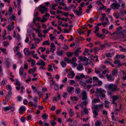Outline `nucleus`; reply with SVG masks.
<instances>
[{
	"label": "nucleus",
	"mask_w": 126,
	"mask_h": 126,
	"mask_svg": "<svg viewBox=\"0 0 126 126\" xmlns=\"http://www.w3.org/2000/svg\"><path fill=\"white\" fill-rule=\"evenodd\" d=\"M108 88L112 92H115L117 91H119V89L118 88L115 84L111 83L108 85Z\"/></svg>",
	"instance_id": "nucleus-1"
},
{
	"label": "nucleus",
	"mask_w": 126,
	"mask_h": 126,
	"mask_svg": "<svg viewBox=\"0 0 126 126\" xmlns=\"http://www.w3.org/2000/svg\"><path fill=\"white\" fill-rule=\"evenodd\" d=\"M96 93L99 94L101 98H104L105 96V93H106L105 90L102 89L101 88H96Z\"/></svg>",
	"instance_id": "nucleus-2"
},
{
	"label": "nucleus",
	"mask_w": 126,
	"mask_h": 126,
	"mask_svg": "<svg viewBox=\"0 0 126 126\" xmlns=\"http://www.w3.org/2000/svg\"><path fill=\"white\" fill-rule=\"evenodd\" d=\"M38 8L42 14H43L44 12L47 11V9L44 6L40 5L39 6Z\"/></svg>",
	"instance_id": "nucleus-3"
},
{
	"label": "nucleus",
	"mask_w": 126,
	"mask_h": 126,
	"mask_svg": "<svg viewBox=\"0 0 126 126\" xmlns=\"http://www.w3.org/2000/svg\"><path fill=\"white\" fill-rule=\"evenodd\" d=\"M120 6V4L119 3H117V2H115V3H112L110 7L111 9H118Z\"/></svg>",
	"instance_id": "nucleus-4"
},
{
	"label": "nucleus",
	"mask_w": 126,
	"mask_h": 126,
	"mask_svg": "<svg viewBox=\"0 0 126 126\" xmlns=\"http://www.w3.org/2000/svg\"><path fill=\"white\" fill-rule=\"evenodd\" d=\"M120 97V95H114L111 98L112 99V103L116 105H117V103L115 101L118 100Z\"/></svg>",
	"instance_id": "nucleus-5"
},
{
	"label": "nucleus",
	"mask_w": 126,
	"mask_h": 126,
	"mask_svg": "<svg viewBox=\"0 0 126 126\" xmlns=\"http://www.w3.org/2000/svg\"><path fill=\"white\" fill-rule=\"evenodd\" d=\"M106 77L107 78V79L109 81H113L114 79V77L111 75H109L108 74H106Z\"/></svg>",
	"instance_id": "nucleus-6"
},
{
	"label": "nucleus",
	"mask_w": 126,
	"mask_h": 126,
	"mask_svg": "<svg viewBox=\"0 0 126 126\" xmlns=\"http://www.w3.org/2000/svg\"><path fill=\"white\" fill-rule=\"evenodd\" d=\"M26 110V108L23 106L21 107L19 109V112L20 114H21L23 113Z\"/></svg>",
	"instance_id": "nucleus-7"
},
{
	"label": "nucleus",
	"mask_w": 126,
	"mask_h": 126,
	"mask_svg": "<svg viewBox=\"0 0 126 126\" xmlns=\"http://www.w3.org/2000/svg\"><path fill=\"white\" fill-rule=\"evenodd\" d=\"M73 11L74 13L76 14L78 16H79L80 15H81L82 13V11H80L77 10H73Z\"/></svg>",
	"instance_id": "nucleus-8"
},
{
	"label": "nucleus",
	"mask_w": 126,
	"mask_h": 126,
	"mask_svg": "<svg viewBox=\"0 0 126 126\" xmlns=\"http://www.w3.org/2000/svg\"><path fill=\"white\" fill-rule=\"evenodd\" d=\"M77 70L80 71L83 69V64L82 63L79 64L77 67Z\"/></svg>",
	"instance_id": "nucleus-9"
},
{
	"label": "nucleus",
	"mask_w": 126,
	"mask_h": 126,
	"mask_svg": "<svg viewBox=\"0 0 126 126\" xmlns=\"http://www.w3.org/2000/svg\"><path fill=\"white\" fill-rule=\"evenodd\" d=\"M82 100H86L87 99V97L86 95V93L85 91H84L82 92Z\"/></svg>",
	"instance_id": "nucleus-10"
},
{
	"label": "nucleus",
	"mask_w": 126,
	"mask_h": 126,
	"mask_svg": "<svg viewBox=\"0 0 126 126\" xmlns=\"http://www.w3.org/2000/svg\"><path fill=\"white\" fill-rule=\"evenodd\" d=\"M74 88L73 87H67V92L70 94H72V92L74 90Z\"/></svg>",
	"instance_id": "nucleus-11"
},
{
	"label": "nucleus",
	"mask_w": 126,
	"mask_h": 126,
	"mask_svg": "<svg viewBox=\"0 0 126 126\" xmlns=\"http://www.w3.org/2000/svg\"><path fill=\"white\" fill-rule=\"evenodd\" d=\"M92 110H93V112L94 114V116H93V117L94 118H95L96 117V116L98 115V113L97 110H94L93 109H92Z\"/></svg>",
	"instance_id": "nucleus-12"
},
{
	"label": "nucleus",
	"mask_w": 126,
	"mask_h": 126,
	"mask_svg": "<svg viewBox=\"0 0 126 126\" xmlns=\"http://www.w3.org/2000/svg\"><path fill=\"white\" fill-rule=\"evenodd\" d=\"M24 52L26 56L30 54V52L27 48H25L24 49Z\"/></svg>",
	"instance_id": "nucleus-13"
},
{
	"label": "nucleus",
	"mask_w": 126,
	"mask_h": 126,
	"mask_svg": "<svg viewBox=\"0 0 126 126\" xmlns=\"http://www.w3.org/2000/svg\"><path fill=\"white\" fill-rule=\"evenodd\" d=\"M125 57V56L123 55H116L115 56V57L116 58L118 59H123Z\"/></svg>",
	"instance_id": "nucleus-14"
},
{
	"label": "nucleus",
	"mask_w": 126,
	"mask_h": 126,
	"mask_svg": "<svg viewBox=\"0 0 126 126\" xmlns=\"http://www.w3.org/2000/svg\"><path fill=\"white\" fill-rule=\"evenodd\" d=\"M118 70L113 69L111 71V74L113 76L116 75L118 73Z\"/></svg>",
	"instance_id": "nucleus-15"
},
{
	"label": "nucleus",
	"mask_w": 126,
	"mask_h": 126,
	"mask_svg": "<svg viewBox=\"0 0 126 126\" xmlns=\"http://www.w3.org/2000/svg\"><path fill=\"white\" fill-rule=\"evenodd\" d=\"M15 18L16 16L13 14L9 17V19H10V20L12 21V20H15Z\"/></svg>",
	"instance_id": "nucleus-16"
},
{
	"label": "nucleus",
	"mask_w": 126,
	"mask_h": 126,
	"mask_svg": "<svg viewBox=\"0 0 126 126\" xmlns=\"http://www.w3.org/2000/svg\"><path fill=\"white\" fill-rule=\"evenodd\" d=\"M11 108V106H7L4 107L3 109L2 110H4L5 111H6Z\"/></svg>",
	"instance_id": "nucleus-17"
},
{
	"label": "nucleus",
	"mask_w": 126,
	"mask_h": 126,
	"mask_svg": "<svg viewBox=\"0 0 126 126\" xmlns=\"http://www.w3.org/2000/svg\"><path fill=\"white\" fill-rule=\"evenodd\" d=\"M50 44V43L47 40L44 41L42 44V45H47L48 46Z\"/></svg>",
	"instance_id": "nucleus-18"
},
{
	"label": "nucleus",
	"mask_w": 126,
	"mask_h": 126,
	"mask_svg": "<svg viewBox=\"0 0 126 126\" xmlns=\"http://www.w3.org/2000/svg\"><path fill=\"white\" fill-rule=\"evenodd\" d=\"M110 103L108 101H104V104L105 105V107L106 108H109V104Z\"/></svg>",
	"instance_id": "nucleus-19"
},
{
	"label": "nucleus",
	"mask_w": 126,
	"mask_h": 126,
	"mask_svg": "<svg viewBox=\"0 0 126 126\" xmlns=\"http://www.w3.org/2000/svg\"><path fill=\"white\" fill-rule=\"evenodd\" d=\"M101 123V121H98L95 122V126H100Z\"/></svg>",
	"instance_id": "nucleus-20"
},
{
	"label": "nucleus",
	"mask_w": 126,
	"mask_h": 126,
	"mask_svg": "<svg viewBox=\"0 0 126 126\" xmlns=\"http://www.w3.org/2000/svg\"><path fill=\"white\" fill-rule=\"evenodd\" d=\"M42 117L43 119H46L48 118V115L46 113L42 114Z\"/></svg>",
	"instance_id": "nucleus-21"
},
{
	"label": "nucleus",
	"mask_w": 126,
	"mask_h": 126,
	"mask_svg": "<svg viewBox=\"0 0 126 126\" xmlns=\"http://www.w3.org/2000/svg\"><path fill=\"white\" fill-rule=\"evenodd\" d=\"M114 54V52L111 53H107L106 54V56L108 57H110L113 56Z\"/></svg>",
	"instance_id": "nucleus-22"
},
{
	"label": "nucleus",
	"mask_w": 126,
	"mask_h": 126,
	"mask_svg": "<svg viewBox=\"0 0 126 126\" xmlns=\"http://www.w3.org/2000/svg\"><path fill=\"white\" fill-rule=\"evenodd\" d=\"M64 61H67V62L69 63L71 62L72 60L71 59L68 58H66V57L64 58Z\"/></svg>",
	"instance_id": "nucleus-23"
},
{
	"label": "nucleus",
	"mask_w": 126,
	"mask_h": 126,
	"mask_svg": "<svg viewBox=\"0 0 126 126\" xmlns=\"http://www.w3.org/2000/svg\"><path fill=\"white\" fill-rule=\"evenodd\" d=\"M23 67H21L19 70V73L20 75H22L23 73Z\"/></svg>",
	"instance_id": "nucleus-24"
},
{
	"label": "nucleus",
	"mask_w": 126,
	"mask_h": 126,
	"mask_svg": "<svg viewBox=\"0 0 126 126\" xmlns=\"http://www.w3.org/2000/svg\"><path fill=\"white\" fill-rule=\"evenodd\" d=\"M49 36L50 40L52 41L54 39H56L55 36H53V35L52 34H50L49 35Z\"/></svg>",
	"instance_id": "nucleus-25"
},
{
	"label": "nucleus",
	"mask_w": 126,
	"mask_h": 126,
	"mask_svg": "<svg viewBox=\"0 0 126 126\" xmlns=\"http://www.w3.org/2000/svg\"><path fill=\"white\" fill-rule=\"evenodd\" d=\"M100 101V99L98 98H95L93 101L92 103H97L98 102H99Z\"/></svg>",
	"instance_id": "nucleus-26"
},
{
	"label": "nucleus",
	"mask_w": 126,
	"mask_h": 126,
	"mask_svg": "<svg viewBox=\"0 0 126 126\" xmlns=\"http://www.w3.org/2000/svg\"><path fill=\"white\" fill-rule=\"evenodd\" d=\"M92 78H90L88 80H86V82L88 84H89L90 83H91L92 82Z\"/></svg>",
	"instance_id": "nucleus-27"
},
{
	"label": "nucleus",
	"mask_w": 126,
	"mask_h": 126,
	"mask_svg": "<svg viewBox=\"0 0 126 126\" xmlns=\"http://www.w3.org/2000/svg\"><path fill=\"white\" fill-rule=\"evenodd\" d=\"M69 75L71 76V78H72L75 76V74L73 71L71 72L70 73L68 74Z\"/></svg>",
	"instance_id": "nucleus-28"
},
{
	"label": "nucleus",
	"mask_w": 126,
	"mask_h": 126,
	"mask_svg": "<svg viewBox=\"0 0 126 126\" xmlns=\"http://www.w3.org/2000/svg\"><path fill=\"white\" fill-rule=\"evenodd\" d=\"M13 10L12 7L9 8V13L8 14L9 16H11L12 14H13Z\"/></svg>",
	"instance_id": "nucleus-29"
},
{
	"label": "nucleus",
	"mask_w": 126,
	"mask_h": 126,
	"mask_svg": "<svg viewBox=\"0 0 126 126\" xmlns=\"http://www.w3.org/2000/svg\"><path fill=\"white\" fill-rule=\"evenodd\" d=\"M7 28L10 31L12 30L14 28V26L11 25H9Z\"/></svg>",
	"instance_id": "nucleus-30"
},
{
	"label": "nucleus",
	"mask_w": 126,
	"mask_h": 126,
	"mask_svg": "<svg viewBox=\"0 0 126 126\" xmlns=\"http://www.w3.org/2000/svg\"><path fill=\"white\" fill-rule=\"evenodd\" d=\"M15 80L16 81V85L18 86H20L21 84L20 82L17 79H15Z\"/></svg>",
	"instance_id": "nucleus-31"
},
{
	"label": "nucleus",
	"mask_w": 126,
	"mask_h": 126,
	"mask_svg": "<svg viewBox=\"0 0 126 126\" xmlns=\"http://www.w3.org/2000/svg\"><path fill=\"white\" fill-rule=\"evenodd\" d=\"M61 64L62 67H65L66 65V63L65 62L63 61H62L61 63Z\"/></svg>",
	"instance_id": "nucleus-32"
},
{
	"label": "nucleus",
	"mask_w": 126,
	"mask_h": 126,
	"mask_svg": "<svg viewBox=\"0 0 126 126\" xmlns=\"http://www.w3.org/2000/svg\"><path fill=\"white\" fill-rule=\"evenodd\" d=\"M102 31L103 33L106 34L109 33V32L108 31L105 29H102Z\"/></svg>",
	"instance_id": "nucleus-33"
},
{
	"label": "nucleus",
	"mask_w": 126,
	"mask_h": 126,
	"mask_svg": "<svg viewBox=\"0 0 126 126\" xmlns=\"http://www.w3.org/2000/svg\"><path fill=\"white\" fill-rule=\"evenodd\" d=\"M124 64L122 63H121L120 62L119 63H118L117 65H116L115 66V68H118L119 67L122 66V65H124Z\"/></svg>",
	"instance_id": "nucleus-34"
},
{
	"label": "nucleus",
	"mask_w": 126,
	"mask_h": 126,
	"mask_svg": "<svg viewBox=\"0 0 126 126\" xmlns=\"http://www.w3.org/2000/svg\"><path fill=\"white\" fill-rule=\"evenodd\" d=\"M16 55H17L19 58H21L22 57V55L19 52H17L16 53Z\"/></svg>",
	"instance_id": "nucleus-35"
},
{
	"label": "nucleus",
	"mask_w": 126,
	"mask_h": 126,
	"mask_svg": "<svg viewBox=\"0 0 126 126\" xmlns=\"http://www.w3.org/2000/svg\"><path fill=\"white\" fill-rule=\"evenodd\" d=\"M93 109H94V110H98V105H94L93 106Z\"/></svg>",
	"instance_id": "nucleus-36"
},
{
	"label": "nucleus",
	"mask_w": 126,
	"mask_h": 126,
	"mask_svg": "<svg viewBox=\"0 0 126 126\" xmlns=\"http://www.w3.org/2000/svg\"><path fill=\"white\" fill-rule=\"evenodd\" d=\"M6 88L7 90L9 91H11L12 90V88L10 85H7L6 86Z\"/></svg>",
	"instance_id": "nucleus-37"
},
{
	"label": "nucleus",
	"mask_w": 126,
	"mask_h": 126,
	"mask_svg": "<svg viewBox=\"0 0 126 126\" xmlns=\"http://www.w3.org/2000/svg\"><path fill=\"white\" fill-rule=\"evenodd\" d=\"M63 15H64L65 17H67L69 15V14L68 12H64L62 13Z\"/></svg>",
	"instance_id": "nucleus-38"
},
{
	"label": "nucleus",
	"mask_w": 126,
	"mask_h": 126,
	"mask_svg": "<svg viewBox=\"0 0 126 126\" xmlns=\"http://www.w3.org/2000/svg\"><path fill=\"white\" fill-rule=\"evenodd\" d=\"M74 114V112L71 109H70L69 111V114L70 116L72 117Z\"/></svg>",
	"instance_id": "nucleus-39"
},
{
	"label": "nucleus",
	"mask_w": 126,
	"mask_h": 126,
	"mask_svg": "<svg viewBox=\"0 0 126 126\" xmlns=\"http://www.w3.org/2000/svg\"><path fill=\"white\" fill-rule=\"evenodd\" d=\"M63 51L62 50L58 51L57 53V54L59 56H62L63 54Z\"/></svg>",
	"instance_id": "nucleus-40"
},
{
	"label": "nucleus",
	"mask_w": 126,
	"mask_h": 126,
	"mask_svg": "<svg viewBox=\"0 0 126 126\" xmlns=\"http://www.w3.org/2000/svg\"><path fill=\"white\" fill-rule=\"evenodd\" d=\"M66 54L68 57H69L70 56H71L73 55L72 53L70 52H67Z\"/></svg>",
	"instance_id": "nucleus-41"
},
{
	"label": "nucleus",
	"mask_w": 126,
	"mask_h": 126,
	"mask_svg": "<svg viewBox=\"0 0 126 126\" xmlns=\"http://www.w3.org/2000/svg\"><path fill=\"white\" fill-rule=\"evenodd\" d=\"M76 91L78 94H79L81 92L80 89L79 88H77L76 89Z\"/></svg>",
	"instance_id": "nucleus-42"
},
{
	"label": "nucleus",
	"mask_w": 126,
	"mask_h": 126,
	"mask_svg": "<svg viewBox=\"0 0 126 126\" xmlns=\"http://www.w3.org/2000/svg\"><path fill=\"white\" fill-rule=\"evenodd\" d=\"M109 72L110 71L108 69H106L102 71V74L105 75L106 72L107 73H109Z\"/></svg>",
	"instance_id": "nucleus-43"
},
{
	"label": "nucleus",
	"mask_w": 126,
	"mask_h": 126,
	"mask_svg": "<svg viewBox=\"0 0 126 126\" xmlns=\"http://www.w3.org/2000/svg\"><path fill=\"white\" fill-rule=\"evenodd\" d=\"M106 15L105 14H102V18L101 19V20L102 21H103L104 20V19L105 18V17L106 16Z\"/></svg>",
	"instance_id": "nucleus-44"
},
{
	"label": "nucleus",
	"mask_w": 126,
	"mask_h": 126,
	"mask_svg": "<svg viewBox=\"0 0 126 126\" xmlns=\"http://www.w3.org/2000/svg\"><path fill=\"white\" fill-rule=\"evenodd\" d=\"M54 89L56 90H58L59 89V87L57 84H55L54 86Z\"/></svg>",
	"instance_id": "nucleus-45"
},
{
	"label": "nucleus",
	"mask_w": 126,
	"mask_h": 126,
	"mask_svg": "<svg viewBox=\"0 0 126 126\" xmlns=\"http://www.w3.org/2000/svg\"><path fill=\"white\" fill-rule=\"evenodd\" d=\"M104 34H99L98 33H96V35L97 37H101L104 36Z\"/></svg>",
	"instance_id": "nucleus-46"
},
{
	"label": "nucleus",
	"mask_w": 126,
	"mask_h": 126,
	"mask_svg": "<svg viewBox=\"0 0 126 126\" xmlns=\"http://www.w3.org/2000/svg\"><path fill=\"white\" fill-rule=\"evenodd\" d=\"M79 53L77 51H76L75 50L74 52V54L75 56L77 57H78L79 55Z\"/></svg>",
	"instance_id": "nucleus-47"
},
{
	"label": "nucleus",
	"mask_w": 126,
	"mask_h": 126,
	"mask_svg": "<svg viewBox=\"0 0 126 126\" xmlns=\"http://www.w3.org/2000/svg\"><path fill=\"white\" fill-rule=\"evenodd\" d=\"M79 84L83 86H86V84L84 82L82 81H80L79 82Z\"/></svg>",
	"instance_id": "nucleus-48"
},
{
	"label": "nucleus",
	"mask_w": 126,
	"mask_h": 126,
	"mask_svg": "<svg viewBox=\"0 0 126 126\" xmlns=\"http://www.w3.org/2000/svg\"><path fill=\"white\" fill-rule=\"evenodd\" d=\"M95 30L94 31V33H95L97 32H98L99 30V28L97 26H95Z\"/></svg>",
	"instance_id": "nucleus-49"
},
{
	"label": "nucleus",
	"mask_w": 126,
	"mask_h": 126,
	"mask_svg": "<svg viewBox=\"0 0 126 126\" xmlns=\"http://www.w3.org/2000/svg\"><path fill=\"white\" fill-rule=\"evenodd\" d=\"M41 61L42 63H41V64L40 65L41 66H45L46 65L45 62L42 60H41Z\"/></svg>",
	"instance_id": "nucleus-50"
},
{
	"label": "nucleus",
	"mask_w": 126,
	"mask_h": 126,
	"mask_svg": "<svg viewBox=\"0 0 126 126\" xmlns=\"http://www.w3.org/2000/svg\"><path fill=\"white\" fill-rule=\"evenodd\" d=\"M68 94L67 93L64 92L62 96L64 98H66L67 97L66 96Z\"/></svg>",
	"instance_id": "nucleus-51"
},
{
	"label": "nucleus",
	"mask_w": 126,
	"mask_h": 126,
	"mask_svg": "<svg viewBox=\"0 0 126 126\" xmlns=\"http://www.w3.org/2000/svg\"><path fill=\"white\" fill-rule=\"evenodd\" d=\"M64 0H55V2L57 3H60L64 1Z\"/></svg>",
	"instance_id": "nucleus-52"
},
{
	"label": "nucleus",
	"mask_w": 126,
	"mask_h": 126,
	"mask_svg": "<svg viewBox=\"0 0 126 126\" xmlns=\"http://www.w3.org/2000/svg\"><path fill=\"white\" fill-rule=\"evenodd\" d=\"M48 97H49L48 96V94L47 93L46 94V97L45 98V99H43V101H45L48 98Z\"/></svg>",
	"instance_id": "nucleus-53"
},
{
	"label": "nucleus",
	"mask_w": 126,
	"mask_h": 126,
	"mask_svg": "<svg viewBox=\"0 0 126 126\" xmlns=\"http://www.w3.org/2000/svg\"><path fill=\"white\" fill-rule=\"evenodd\" d=\"M6 84V83L5 80H3L1 82V85H5Z\"/></svg>",
	"instance_id": "nucleus-54"
},
{
	"label": "nucleus",
	"mask_w": 126,
	"mask_h": 126,
	"mask_svg": "<svg viewBox=\"0 0 126 126\" xmlns=\"http://www.w3.org/2000/svg\"><path fill=\"white\" fill-rule=\"evenodd\" d=\"M97 82L98 83V85L99 86H101V85L102 84V83H103L100 80H98L97 81Z\"/></svg>",
	"instance_id": "nucleus-55"
},
{
	"label": "nucleus",
	"mask_w": 126,
	"mask_h": 126,
	"mask_svg": "<svg viewBox=\"0 0 126 126\" xmlns=\"http://www.w3.org/2000/svg\"><path fill=\"white\" fill-rule=\"evenodd\" d=\"M113 15L115 17L117 18H118L119 16V15L115 13H114L113 14Z\"/></svg>",
	"instance_id": "nucleus-56"
},
{
	"label": "nucleus",
	"mask_w": 126,
	"mask_h": 126,
	"mask_svg": "<svg viewBox=\"0 0 126 126\" xmlns=\"http://www.w3.org/2000/svg\"><path fill=\"white\" fill-rule=\"evenodd\" d=\"M71 62V63L73 65V66L74 67V68H75L76 66L77 65V64L76 63L74 62H73L72 61Z\"/></svg>",
	"instance_id": "nucleus-57"
},
{
	"label": "nucleus",
	"mask_w": 126,
	"mask_h": 126,
	"mask_svg": "<svg viewBox=\"0 0 126 126\" xmlns=\"http://www.w3.org/2000/svg\"><path fill=\"white\" fill-rule=\"evenodd\" d=\"M24 68L25 69H27L28 68V65L26 63H25L24 64Z\"/></svg>",
	"instance_id": "nucleus-58"
},
{
	"label": "nucleus",
	"mask_w": 126,
	"mask_h": 126,
	"mask_svg": "<svg viewBox=\"0 0 126 126\" xmlns=\"http://www.w3.org/2000/svg\"><path fill=\"white\" fill-rule=\"evenodd\" d=\"M39 49H41V51L42 52H43L46 50V48H43V47H41L39 48Z\"/></svg>",
	"instance_id": "nucleus-59"
},
{
	"label": "nucleus",
	"mask_w": 126,
	"mask_h": 126,
	"mask_svg": "<svg viewBox=\"0 0 126 126\" xmlns=\"http://www.w3.org/2000/svg\"><path fill=\"white\" fill-rule=\"evenodd\" d=\"M78 32L79 35H81V34H84V32L81 31L80 30H78Z\"/></svg>",
	"instance_id": "nucleus-60"
},
{
	"label": "nucleus",
	"mask_w": 126,
	"mask_h": 126,
	"mask_svg": "<svg viewBox=\"0 0 126 126\" xmlns=\"http://www.w3.org/2000/svg\"><path fill=\"white\" fill-rule=\"evenodd\" d=\"M17 99L18 101H21L22 99V98L20 96H18L17 97Z\"/></svg>",
	"instance_id": "nucleus-61"
},
{
	"label": "nucleus",
	"mask_w": 126,
	"mask_h": 126,
	"mask_svg": "<svg viewBox=\"0 0 126 126\" xmlns=\"http://www.w3.org/2000/svg\"><path fill=\"white\" fill-rule=\"evenodd\" d=\"M46 20L47 19L44 16H43L41 21L42 22H43L46 21Z\"/></svg>",
	"instance_id": "nucleus-62"
},
{
	"label": "nucleus",
	"mask_w": 126,
	"mask_h": 126,
	"mask_svg": "<svg viewBox=\"0 0 126 126\" xmlns=\"http://www.w3.org/2000/svg\"><path fill=\"white\" fill-rule=\"evenodd\" d=\"M68 48L67 46L65 45H64L63 46V48L64 49H67Z\"/></svg>",
	"instance_id": "nucleus-63"
},
{
	"label": "nucleus",
	"mask_w": 126,
	"mask_h": 126,
	"mask_svg": "<svg viewBox=\"0 0 126 126\" xmlns=\"http://www.w3.org/2000/svg\"><path fill=\"white\" fill-rule=\"evenodd\" d=\"M120 50L122 52H126V49L125 48H122L120 49Z\"/></svg>",
	"instance_id": "nucleus-64"
}]
</instances>
